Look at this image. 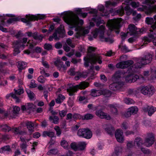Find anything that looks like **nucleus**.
<instances>
[{"mask_svg": "<svg viewBox=\"0 0 156 156\" xmlns=\"http://www.w3.org/2000/svg\"><path fill=\"white\" fill-rule=\"evenodd\" d=\"M75 13H74L73 12H71L70 13H69V14L67 16H66L64 18V20H65V19L66 17H70L73 16V15H75L76 16H77L78 15H80L81 13L82 12L81 11V10L79 8H77L75 10Z\"/></svg>", "mask_w": 156, "mask_h": 156, "instance_id": "obj_28", "label": "nucleus"}, {"mask_svg": "<svg viewBox=\"0 0 156 156\" xmlns=\"http://www.w3.org/2000/svg\"><path fill=\"white\" fill-rule=\"evenodd\" d=\"M29 19L30 20H37L38 19H43L45 18V16L43 14H38L37 16L32 15L31 16H29Z\"/></svg>", "mask_w": 156, "mask_h": 156, "instance_id": "obj_25", "label": "nucleus"}, {"mask_svg": "<svg viewBox=\"0 0 156 156\" xmlns=\"http://www.w3.org/2000/svg\"><path fill=\"white\" fill-rule=\"evenodd\" d=\"M0 128L2 131L5 132H9L11 130L10 128L6 125H0Z\"/></svg>", "mask_w": 156, "mask_h": 156, "instance_id": "obj_42", "label": "nucleus"}, {"mask_svg": "<svg viewBox=\"0 0 156 156\" xmlns=\"http://www.w3.org/2000/svg\"><path fill=\"white\" fill-rule=\"evenodd\" d=\"M65 21L67 24L72 26V27L77 28L78 24L82 25L83 23V21L82 20H79L78 16L75 14L70 17H66L65 20Z\"/></svg>", "mask_w": 156, "mask_h": 156, "instance_id": "obj_6", "label": "nucleus"}, {"mask_svg": "<svg viewBox=\"0 0 156 156\" xmlns=\"http://www.w3.org/2000/svg\"><path fill=\"white\" fill-rule=\"evenodd\" d=\"M27 65V64L25 62L22 61H19L18 65L19 71L21 72L22 70L25 69Z\"/></svg>", "mask_w": 156, "mask_h": 156, "instance_id": "obj_31", "label": "nucleus"}, {"mask_svg": "<svg viewBox=\"0 0 156 156\" xmlns=\"http://www.w3.org/2000/svg\"><path fill=\"white\" fill-rule=\"evenodd\" d=\"M121 22V20L120 19H114L108 20L107 26L111 30H116V33L118 34L119 33V29L120 27Z\"/></svg>", "mask_w": 156, "mask_h": 156, "instance_id": "obj_7", "label": "nucleus"}, {"mask_svg": "<svg viewBox=\"0 0 156 156\" xmlns=\"http://www.w3.org/2000/svg\"><path fill=\"white\" fill-rule=\"evenodd\" d=\"M12 109V112L9 114L11 115L12 114L13 116L15 114H18L20 110V108L16 106H13Z\"/></svg>", "mask_w": 156, "mask_h": 156, "instance_id": "obj_35", "label": "nucleus"}, {"mask_svg": "<svg viewBox=\"0 0 156 156\" xmlns=\"http://www.w3.org/2000/svg\"><path fill=\"white\" fill-rule=\"evenodd\" d=\"M137 90L144 95L151 97L154 93L155 90L154 87L150 85L146 86H141Z\"/></svg>", "mask_w": 156, "mask_h": 156, "instance_id": "obj_9", "label": "nucleus"}, {"mask_svg": "<svg viewBox=\"0 0 156 156\" xmlns=\"http://www.w3.org/2000/svg\"><path fill=\"white\" fill-rule=\"evenodd\" d=\"M123 0H116V2L115 1H108L105 2V6L108 7L109 5L115 6L119 2H122Z\"/></svg>", "mask_w": 156, "mask_h": 156, "instance_id": "obj_32", "label": "nucleus"}, {"mask_svg": "<svg viewBox=\"0 0 156 156\" xmlns=\"http://www.w3.org/2000/svg\"><path fill=\"white\" fill-rule=\"evenodd\" d=\"M71 148L74 151H78V146L75 143H72L70 145Z\"/></svg>", "mask_w": 156, "mask_h": 156, "instance_id": "obj_58", "label": "nucleus"}, {"mask_svg": "<svg viewBox=\"0 0 156 156\" xmlns=\"http://www.w3.org/2000/svg\"><path fill=\"white\" fill-rule=\"evenodd\" d=\"M95 49L94 48L92 47H90L88 48V53L87 57L84 58L85 66H88L89 63L91 64H95L97 62H98L99 64H101L102 63L100 55L91 53V52L94 51Z\"/></svg>", "mask_w": 156, "mask_h": 156, "instance_id": "obj_1", "label": "nucleus"}, {"mask_svg": "<svg viewBox=\"0 0 156 156\" xmlns=\"http://www.w3.org/2000/svg\"><path fill=\"white\" fill-rule=\"evenodd\" d=\"M96 115L101 119H105L107 120L111 119V117L109 115H107L106 113L103 112L101 110H98L96 111Z\"/></svg>", "mask_w": 156, "mask_h": 156, "instance_id": "obj_21", "label": "nucleus"}, {"mask_svg": "<svg viewBox=\"0 0 156 156\" xmlns=\"http://www.w3.org/2000/svg\"><path fill=\"white\" fill-rule=\"evenodd\" d=\"M121 83L120 82H114L110 85L109 87L110 89L113 90H115L121 87Z\"/></svg>", "mask_w": 156, "mask_h": 156, "instance_id": "obj_27", "label": "nucleus"}, {"mask_svg": "<svg viewBox=\"0 0 156 156\" xmlns=\"http://www.w3.org/2000/svg\"><path fill=\"white\" fill-rule=\"evenodd\" d=\"M122 39L124 41L126 37H132L128 39L129 43H132L136 40V30L135 26L133 24H130L129 26L128 29L126 33H121L120 34Z\"/></svg>", "mask_w": 156, "mask_h": 156, "instance_id": "obj_3", "label": "nucleus"}, {"mask_svg": "<svg viewBox=\"0 0 156 156\" xmlns=\"http://www.w3.org/2000/svg\"><path fill=\"white\" fill-rule=\"evenodd\" d=\"M124 101L125 103L128 105L134 103V101L130 98H125Z\"/></svg>", "mask_w": 156, "mask_h": 156, "instance_id": "obj_56", "label": "nucleus"}, {"mask_svg": "<svg viewBox=\"0 0 156 156\" xmlns=\"http://www.w3.org/2000/svg\"><path fill=\"white\" fill-rule=\"evenodd\" d=\"M65 99L64 96L61 94H59L57 98L56 99V102L57 103L60 104L62 103Z\"/></svg>", "mask_w": 156, "mask_h": 156, "instance_id": "obj_37", "label": "nucleus"}, {"mask_svg": "<svg viewBox=\"0 0 156 156\" xmlns=\"http://www.w3.org/2000/svg\"><path fill=\"white\" fill-rule=\"evenodd\" d=\"M122 150L123 149L121 147L117 146L115 148L114 153L119 155L122 153Z\"/></svg>", "mask_w": 156, "mask_h": 156, "instance_id": "obj_40", "label": "nucleus"}, {"mask_svg": "<svg viewBox=\"0 0 156 156\" xmlns=\"http://www.w3.org/2000/svg\"><path fill=\"white\" fill-rule=\"evenodd\" d=\"M94 117L93 115L88 113L83 116V120H88L92 119Z\"/></svg>", "mask_w": 156, "mask_h": 156, "instance_id": "obj_45", "label": "nucleus"}, {"mask_svg": "<svg viewBox=\"0 0 156 156\" xmlns=\"http://www.w3.org/2000/svg\"><path fill=\"white\" fill-rule=\"evenodd\" d=\"M145 21L148 24L152 25L151 26L152 29L154 31H156V23L154 24V19L152 18L146 17Z\"/></svg>", "mask_w": 156, "mask_h": 156, "instance_id": "obj_24", "label": "nucleus"}, {"mask_svg": "<svg viewBox=\"0 0 156 156\" xmlns=\"http://www.w3.org/2000/svg\"><path fill=\"white\" fill-rule=\"evenodd\" d=\"M66 43L68 44L71 47L74 48L75 47V45L72 44V41L69 38H68L67 39L66 41Z\"/></svg>", "mask_w": 156, "mask_h": 156, "instance_id": "obj_63", "label": "nucleus"}, {"mask_svg": "<svg viewBox=\"0 0 156 156\" xmlns=\"http://www.w3.org/2000/svg\"><path fill=\"white\" fill-rule=\"evenodd\" d=\"M38 81L41 83H44L46 81V79L43 76H40L37 78Z\"/></svg>", "mask_w": 156, "mask_h": 156, "instance_id": "obj_60", "label": "nucleus"}, {"mask_svg": "<svg viewBox=\"0 0 156 156\" xmlns=\"http://www.w3.org/2000/svg\"><path fill=\"white\" fill-rule=\"evenodd\" d=\"M55 64L57 67V68L59 71H63L66 70L67 68L65 66L63 65V62L60 60H57L55 62Z\"/></svg>", "mask_w": 156, "mask_h": 156, "instance_id": "obj_23", "label": "nucleus"}, {"mask_svg": "<svg viewBox=\"0 0 156 156\" xmlns=\"http://www.w3.org/2000/svg\"><path fill=\"white\" fill-rule=\"evenodd\" d=\"M92 20L96 23V25L97 26H98L99 24L101 23H105L104 20H101L99 18L97 19V18H93Z\"/></svg>", "mask_w": 156, "mask_h": 156, "instance_id": "obj_44", "label": "nucleus"}, {"mask_svg": "<svg viewBox=\"0 0 156 156\" xmlns=\"http://www.w3.org/2000/svg\"><path fill=\"white\" fill-rule=\"evenodd\" d=\"M5 26V23L4 21H2L0 23V30L4 32H7V29L4 28V27Z\"/></svg>", "mask_w": 156, "mask_h": 156, "instance_id": "obj_50", "label": "nucleus"}, {"mask_svg": "<svg viewBox=\"0 0 156 156\" xmlns=\"http://www.w3.org/2000/svg\"><path fill=\"white\" fill-rule=\"evenodd\" d=\"M77 135L87 139L90 138L92 135L91 131L88 129H80L77 132Z\"/></svg>", "mask_w": 156, "mask_h": 156, "instance_id": "obj_11", "label": "nucleus"}, {"mask_svg": "<svg viewBox=\"0 0 156 156\" xmlns=\"http://www.w3.org/2000/svg\"><path fill=\"white\" fill-rule=\"evenodd\" d=\"M141 2L147 5H143L141 7H138L137 10L140 11H145L146 13L149 14L154 11H156V5H152V0H140Z\"/></svg>", "mask_w": 156, "mask_h": 156, "instance_id": "obj_4", "label": "nucleus"}, {"mask_svg": "<svg viewBox=\"0 0 156 156\" xmlns=\"http://www.w3.org/2000/svg\"><path fill=\"white\" fill-rule=\"evenodd\" d=\"M61 145L65 149H67L69 146L68 143L65 140L62 141L61 142Z\"/></svg>", "mask_w": 156, "mask_h": 156, "instance_id": "obj_55", "label": "nucleus"}, {"mask_svg": "<svg viewBox=\"0 0 156 156\" xmlns=\"http://www.w3.org/2000/svg\"><path fill=\"white\" fill-rule=\"evenodd\" d=\"M63 26L62 25H60L56 30H55V32L54 33L52 36H50L48 40L50 41H52L53 38L55 40L57 41L59 40V37L58 36V34H60L63 31Z\"/></svg>", "mask_w": 156, "mask_h": 156, "instance_id": "obj_14", "label": "nucleus"}, {"mask_svg": "<svg viewBox=\"0 0 156 156\" xmlns=\"http://www.w3.org/2000/svg\"><path fill=\"white\" fill-rule=\"evenodd\" d=\"M136 66L134 65L132 66H130L128 69V72L131 74H133L136 72Z\"/></svg>", "mask_w": 156, "mask_h": 156, "instance_id": "obj_41", "label": "nucleus"}, {"mask_svg": "<svg viewBox=\"0 0 156 156\" xmlns=\"http://www.w3.org/2000/svg\"><path fill=\"white\" fill-rule=\"evenodd\" d=\"M152 54L148 53L143 58L137 59V68H141L143 66L151 63L152 60Z\"/></svg>", "mask_w": 156, "mask_h": 156, "instance_id": "obj_10", "label": "nucleus"}, {"mask_svg": "<svg viewBox=\"0 0 156 156\" xmlns=\"http://www.w3.org/2000/svg\"><path fill=\"white\" fill-rule=\"evenodd\" d=\"M20 146L21 149L25 153H26V148L27 146V144L26 143L23 142L20 144Z\"/></svg>", "mask_w": 156, "mask_h": 156, "instance_id": "obj_49", "label": "nucleus"}, {"mask_svg": "<svg viewBox=\"0 0 156 156\" xmlns=\"http://www.w3.org/2000/svg\"><path fill=\"white\" fill-rule=\"evenodd\" d=\"M54 129L56 132V135L58 136H60L62 133L60 127L58 126H56L54 128Z\"/></svg>", "mask_w": 156, "mask_h": 156, "instance_id": "obj_53", "label": "nucleus"}, {"mask_svg": "<svg viewBox=\"0 0 156 156\" xmlns=\"http://www.w3.org/2000/svg\"><path fill=\"white\" fill-rule=\"evenodd\" d=\"M156 37V34L155 33H150L148 34L147 37H145L144 38V44H147L151 41L152 40L154 39Z\"/></svg>", "mask_w": 156, "mask_h": 156, "instance_id": "obj_22", "label": "nucleus"}, {"mask_svg": "<svg viewBox=\"0 0 156 156\" xmlns=\"http://www.w3.org/2000/svg\"><path fill=\"white\" fill-rule=\"evenodd\" d=\"M25 124L29 131L32 133L34 131V123L31 121H26Z\"/></svg>", "mask_w": 156, "mask_h": 156, "instance_id": "obj_26", "label": "nucleus"}, {"mask_svg": "<svg viewBox=\"0 0 156 156\" xmlns=\"http://www.w3.org/2000/svg\"><path fill=\"white\" fill-rule=\"evenodd\" d=\"M44 48L45 49L48 50H51L52 48L51 45L49 44H45L44 46Z\"/></svg>", "mask_w": 156, "mask_h": 156, "instance_id": "obj_64", "label": "nucleus"}, {"mask_svg": "<svg viewBox=\"0 0 156 156\" xmlns=\"http://www.w3.org/2000/svg\"><path fill=\"white\" fill-rule=\"evenodd\" d=\"M32 15H26V17L27 19L22 18L21 19V21L25 23H29L30 21L31 20H30L29 18V16H31Z\"/></svg>", "mask_w": 156, "mask_h": 156, "instance_id": "obj_54", "label": "nucleus"}, {"mask_svg": "<svg viewBox=\"0 0 156 156\" xmlns=\"http://www.w3.org/2000/svg\"><path fill=\"white\" fill-rule=\"evenodd\" d=\"M26 92L28 94L29 98L30 99H33L34 96V94L29 90H27Z\"/></svg>", "mask_w": 156, "mask_h": 156, "instance_id": "obj_47", "label": "nucleus"}, {"mask_svg": "<svg viewBox=\"0 0 156 156\" xmlns=\"http://www.w3.org/2000/svg\"><path fill=\"white\" fill-rule=\"evenodd\" d=\"M89 83L85 82H82L79 84L75 86L70 85V87L67 89L70 96L74 95V93L76 92L78 89H84L89 86Z\"/></svg>", "mask_w": 156, "mask_h": 156, "instance_id": "obj_8", "label": "nucleus"}, {"mask_svg": "<svg viewBox=\"0 0 156 156\" xmlns=\"http://www.w3.org/2000/svg\"><path fill=\"white\" fill-rule=\"evenodd\" d=\"M125 10L126 11L127 14L129 15L132 14L133 16H136V11H134L131 9L128 6H127L124 8Z\"/></svg>", "mask_w": 156, "mask_h": 156, "instance_id": "obj_29", "label": "nucleus"}, {"mask_svg": "<svg viewBox=\"0 0 156 156\" xmlns=\"http://www.w3.org/2000/svg\"><path fill=\"white\" fill-rule=\"evenodd\" d=\"M105 30V26L103 25L101 26L99 29H96L92 32V34L94 38H96L98 34L99 35L100 40L103 41H105L109 43L113 42L112 38L109 37H106L104 34Z\"/></svg>", "mask_w": 156, "mask_h": 156, "instance_id": "obj_2", "label": "nucleus"}, {"mask_svg": "<svg viewBox=\"0 0 156 156\" xmlns=\"http://www.w3.org/2000/svg\"><path fill=\"white\" fill-rule=\"evenodd\" d=\"M143 109L145 112H148V115L151 116L156 111V108L152 106L150 107L147 105H146L143 108Z\"/></svg>", "mask_w": 156, "mask_h": 156, "instance_id": "obj_20", "label": "nucleus"}, {"mask_svg": "<svg viewBox=\"0 0 156 156\" xmlns=\"http://www.w3.org/2000/svg\"><path fill=\"white\" fill-rule=\"evenodd\" d=\"M73 118L74 119H83V116L78 114H75L73 115Z\"/></svg>", "mask_w": 156, "mask_h": 156, "instance_id": "obj_61", "label": "nucleus"}, {"mask_svg": "<svg viewBox=\"0 0 156 156\" xmlns=\"http://www.w3.org/2000/svg\"><path fill=\"white\" fill-rule=\"evenodd\" d=\"M133 62L132 60H127L120 62L116 65V67L117 68L125 69L132 65Z\"/></svg>", "mask_w": 156, "mask_h": 156, "instance_id": "obj_15", "label": "nucleus"}, {"mask_svg": "<svg viewBox=\"0 0 156 156\" xmlns=\"http://www.w3.org/2000/svg\"><path fill=\"white\" fill-rule=\"evenodd\" d=\"M136 107H132L129 108L127 111V113L128 114V115H126L127 117H129L131 114L134 113L136 111Z\"/></svg>", "mask_w": 156, "mask_h": 156, "instance_id": "obj_33", "label": "nucleus"}, {"mask_svg": "<svg viewBox=\"0 0 156 156\" xmlns=\"http://www.w3.org/2000/svg\"><path fill=\"white\" fill-rule=\"evenodd\" d=\"M140 149L144 154L148 155L150 153V151L148 149L145 148L140 147Z\"/></svg>", "mask_w": 156, "mask_h": 156, "instance_id": "obj_51", "label": "nucleus"}, {"mask_svg": "<svg viewBox=\"0 0 156 156\" xmlns=\"http://www.w3.org/2000/svg\"><path fill=\"white\" fill-rule=\"evenodd\" d=\"M125 4L127 5H131L134 8H135L136 7V2H132L131 0H126L125 2Z\"/></svg>", "mask_w": 156, "mask_h": 156, "instance_id": "obj_38", "label": "nucleus"}, {"mask_svg": "<svg viewBox=\"0 0 156 156\" xmlns=\"http://www.w3.org/2000/svg\"><path fill=\"white\" fill-rule=\"evenodd\" d=\"M127 148L129 149L133 148L134 145V143L132 141H129L127 144Z\"/></svg>", "mask_w": 156, "mask_h": 156, "instance_id": "obj_62", "label": "nucleus"}, {"mask_svg": "<svg viewBox=\"0 0 156 156\" xmlns=\"http://www.w3.org/2000/svg\"><path fill=\"white\" fill-rule=\"evenodd\" d=\"M103 128L110 135H112L114 132L115 129L110 124H104L103 125Z\"/></svg>", "mask_w": 156, "mask_h": 156, "instance_id": "obj_19", "label": "nucleus"}, {"mask_svg": "<svg viewBox=\"0 0 156 156\" xmlns=\"http://www.w3.org/2000/svg\"><path fill=\"white\" fill-rule=\"evenodd\" d=\"M115 136L117 141L120 143L123 142L124 140L123 132L120 129H117L115 132Z\"/></svg>", "mask_w": 156, "mask_h": 156, "instance_id": "obj_18", "label": "nucleus"}, {"mask_svg": "<svg viewBox=\"0 0 156 156\" xmlns=\"http://www.w3.org/2000/svg\"><path fill=\"white\" fill-rule=\"evenodd\" d=\"M49 119L50 120H53V122L55 124H57L58 122L59 118L58 117L56 116H50Z\"/></svg>", "mask_w": 156, "mask_h": 156, "instance_id": "obj_43", "label": "nucleus"}, {"mask_svg": "<svg viewBox=\"0 0 156 156\" xmlns=\"http://www.w3.org/2000/svg\"><path fill=\"white\" fill-rule=\"evenodd\" d=\"M108 106L112 110V112L114 114H116L117 113V109L114 105H109Z\"/></svg>", "mask_w": 156, "mask_h": 156, "instance_id": "obj_57", "label": "nucleus"}, {"mask_svg": "<svg viewBox=\"0 0 156 156\" xmlns=\"http://www.w3.org/2000/svg\"><path fill=\"white\" fill-rule=\"evenodd\" d=\"M14 90L15 91V93H14V94H15L16 96V95H20L24 92V90L23 88L19 89L17 90H16L15 89H14Z\"/></svg>", "mask_w": 156, "mask_h": 156, "instance_id": "obj_48", "label": "nucleus"}, {"mask_svg": "<svg viewBox=\"0 0 156 156\" xmlns=\"http://www.w3.org/2000/svg\"><path fill=\"white\" fill-rule=\"evenodd\" d=\"M11 149L10 146L9 145H6L2 147L0 149V152L1 153H5L6 152H10Z\"/></svg>", "mask_w": 156, "mask_h": 156, "instance_id": "obj_30", "label": "nucleus"}, {"mask_svg": "<svg viewBox=\"0 0 156 156\" xmlns=\"http://www.w3.org/2000/svg\"><path fill=\"white\" fill-rule=\"evenodd\" d=\"M86 145V144L85 142H80L78 146V151L83 150L85 149Z\"/></svg>", "mask_w": 156, "mask_h": 156, "instance_id": "obj_39", "label": "nucleus"}, {"mask_svg": "<svg viewBox=\"0 0 156 156\" xmlns=\"http://www.w3.org/2000/svg\"><path fill=\"white\" fill-rule=\"evenodd\" d=\"M54 133L51 131H44L42 134V136L44 137L48 136L50 137H54Z\"/></svg>", "mask_w": 156, "mask_h": 156, "instance_id": "obj_34", "label": "nucleus"}, {"mask_svg": "<svg viewBox=\"0 0 156 156\" xmlns=\"http://www.w3.org/2000/svg\"><path fill=\"white\" fill-rule=\"evenodd\" d=\"M20 127H18V128H14L12 129V131L15 134H22V131H20Z\"/></svg>", "mask_w": 156, "mask_h": 156, "instance_id": "obj_46", "label": "nucleus"}, {"mask_svg": "<svg viewBox=\"0 0 156 156\" xmlns=\"http://www.w3.org/2000/svg\"><path fill=\"white\" fill-rule=\"evenodd\" d=\"M58 151L56 149H52L49 151L47 153V154L48 155H51L52 154H55L57 153Z\"/></svg>", "mask_w": 156, "mask_h": 156, "instance_id": "obj_59", "label": "nucleus"}, {"mask_svg": "<svg viewBox=\"0 0 156 156\" xmlns=\"http://www.w3.org/2000/svg\"><path fill=\"white\" fill-rule=\"evenodd\" d=\"M102 94L108 97L110 96L111 93L109 91L106 90H98L93 89L91 90V95L93 97H97Z\"/></svg>", "mask_w": 156, "mask_h": 156, "instance_id": "obj_12", "label": "nucleus"}, {"mask_svg": "<svg viewBox=\"0 0 156 156\" xmlns=\"http://www.w3.org/2000/svg\"><path fill=\"white\" fill-rule=\"evenodd\" d=\"M154 135L151 133L147 134L144 143L141 138L137 137V144L138 145L139 144L140 145L144 144L146 147H149L151 146L154 144Z\"/></svg>", "mask_w": 156, "mask_h": 156, "instance_id": "obj_5", "label": "nucleus"}, {"mask_svg": "<svg viewBox=\"0 0 156 156\" xmlns=\"http://www.w3.org/2000/svg\"><path fill=\"white\" fill-rule=\"evenodd\" d=\"M41 51V48L38 47H37L35 48H34V46L32 44H30L28 49L23 51L24 53L29 55L33 54L34 52L40 53Z\"/></svg>", "mask_w": 156, "mask_h": 156, "instance_id": "obj_13", "label": "nucleus"}, {"mask_svg": "<svg viewBox=\"0 0 156 156\" xmlns=\"http://www.w3.org/2000/svg\"><path fill=\"white\" fill-rule=\"evenodd\" d=\"M121 76V73L120 71L116 72L112 77V80H115L116 79L119 78Z\"/></svg>", "mask_w": 156, "mask_h": 156, "instance_id": "obj_52", "label": "nucleus"}, {"mask_svg": "<svg viewBox=\"0 0 156 156\" xmlns=\"http://www.w3.org/2000/svg\"><path fill=\"white\" fill-rule=\"evenodd\" d=\"M90 29V27H88L83 29H82L80 27H78L76 28L75 30L76 31V37L78 38L81 35H84L88 34L89 32Z\"/></svg>", "mask_w": 156, "mask_h": 156, "instance_id": "obj_16", "label": "nucleus"}, {"mask_svg": "<svg viewBox=\"0 0 156 156\" xmlns=\"http://www.w3.org/2000/svg\"><path fill=\"white\" fill-rule=\"evenodd\" d=\"M13 46L14 48V55H15L20 53V48L23 50L24 48L23 44H21V42H18V41H14L13 43Z\"/></svg>", "mask_w": 156, "mask_h": 156, "instance_id": "obj_17", "label": "nucleus"}, {"mask_svg": "<svg viewBox=\"0 0 156 156\" xmlns=\"http://www.w3.org/2000/svg\"><path fill=\"white\" fill-rule=\"evenodd\" d=\"M10 97H11L13 99H15L16 102H20V99L17 97L16 96L15 94H14L13 93H11L9 94H7L6 96V97L7 98H9Z\"/></svg>", "mask_w": 156, "mask_h": 156, "instance_id": "obj_36", "label": "nucleus"}]
</instances>
